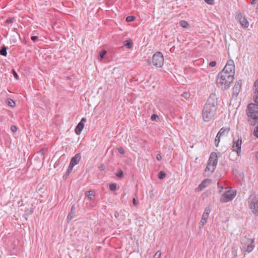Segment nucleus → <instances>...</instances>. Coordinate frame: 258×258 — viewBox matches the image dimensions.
Segmentation results:
<instances>
[{
  "mask_svg": "<svg viewBox=\"0 0 258 258\" xmlns=\"http://www.w3.org/2000/svg\"><path fill=\"white\" fill-rule=\"evenodd\" d=\"M211 183V180L206 179L204 180L198 186V189L199 191L203 190L204 188L208 186Z\"/></svg>",
  "mask_w": 258,
  "mask_h": 258,
  "instance_id": "obj_14",
  "label": "nucleus"
},
{
  "mask_svg": "<svg viewBox=\"0 0 258 258\" xmlns=\"http://www.w3.org/2000/svg\"><path fill=\"white\" fill-rule=\"evenodd\" d=\"M81 158V155L80 154H77L71 159L69 168L67 171V173H70V172L72 171L74 167L79 162Z\"/></svg>",
  "mask_w": 258,
  "mask_h": 258,
  "instance_id": "obj_9",
  "label": "nucleus"
},
{
  "mask_svg": "<svg viewBox=\"0 0 258 258\" xmlns=\"http://www.w3.org/2000/svg\"><path fill=\"white\" fill-rule=\"evenodd\" d=\"M99 169L100 170H103L104 169L103 168V165H101L100 167H99Z\"/></svg>",
  "mask_w": 258,
  "mask_h": 258,
  "instance_id": "obj_48",
  "label": "nucleus"
},
{
  "mask_svg": "<svg viewBox=\"0 0 258 258\" xmlns=\"http://www.w3.org/2000/svg\"><path fill=\"white\" fill-rule=\"evenodd\" d=\"M87 119L85 117H83L81 121L79 122L75 128V133L77 135H79L84 127V123L86 122Z\"/></svg>",
  "mask_w": 258,
  "mask_h": 258,
  "instance_id": "obj_10",
  "label": "nucleus"
},
{
  "mask_svg": "<svg viewBox=\"0 0 258 258\" xmlns=\"http://www.w3.org/2000/svg\"><path fill=\"white\" fill-rule=\"evenodd\" d=\"M237 19L238 20L242 27L245 28H246L248 27V22L245 17L243 16L240 13L237 15Z\"/></svg>",
  "mask_w": 258,
  "mask_h": 258,
  "instance_id": "obj_11",
  "label": "nucleus"
},
{
  "mask_svg": "<svg viewBox=\"0 0 258 258\" xmlns=\"http://www.w3.org/2000/svg\"><path fill=\"white\" fill-rule=\"evenodd\" d=\"M153 64L158 68H161L164 64V57L160 52H156L152 57Z\"/></svg>",
  "mask_w": 258,
  "mask_h": 258,
  "instance_id": "obj_7",
  "label": "nucleus"
},
{
  "mask_svg": "<svg viewBox=\"0 0 258 258\" xmlns=\"http://www.w3.org/2000/svg\"><path fill=\"white\" fill-rule=\"evenodd\" d=\"M230 131L229 127H223L220 130L217 135L221 138L226 137L228 135Z\"/></svg>",
  "mask_w": 258,
  "mask_h": 258,
  "instance_id": "obj_12",
  "label": "nucleus"
},
{
  "mask_svg": "<svg viewBox=\"0 0 258 258\" xmlns=\"http://www.w3.org/2000/svg\"><path fill=\"white\" fill-rule=\"evenodd\" d=\"M75 209L74 206H72L71 211L68 216V217H67L68 220L70 221V220H72L75 216Z\"/></svg>",
  "mask_w": 258,
  "mask_h": 258,
  "instance_id": "obj_16",
  "label": "nucleus"
},
{
  "mask_svg": "<svg viewBox=\"0 0 258 258\" xmlns=\"http://www.w3.org/2000/svg\"><path fill=\"white\" fill-rule=\"evenodd\" d=\"M12 22V20L11 18H9L6 20V23L7 24L11 23Z\"/></svg>",
  "mask_w": 258,
  "mask_h": 258,
  "instance_id": "obj_40",
  "label": "nucleus"
},
{
  "mask_svg": "<svg viewBox=\"0 0 258 258\" xmlns=\"http://www.w3.org/2000/svg\"><path fill=\"white\" fill-rule=\"evenodd\" d=\"M116 175L119 178H122L123 177V173L122 170H120L116 174Z\"/></svg>",
  "mask_w": 258,
  "mask_h": 258,
  "instance_id": "obj_31",
  "label": "nucleus"
},
{
  "mask_svg": "<svg viewBox=\"0 0 258 258\" xmlns=\"http://www.w3.org/2000/svg\"><path fill=\"white\" fill-rule=\"evenodd\" d=\"M235 88H240V84L239 83H238L237 84H236L235 85V86H234Z\"/></svg>",
  "mask_w": 258,
  "mask_h": 258,
  "instance_id": "obj_46",
  "label": "nucleus"
},
{
  "mask_svg": "<svg viewBox=\"0 0 258 258\" xmlns=\"http://www.w3.org/2000/svg\"><path fill=\"white\" fill-rule=\"evenodd\" d=\"M106 51L105 50H102L100 52V53H99V57H100V60H102L104 58V57L105 55L106 54Z\"/></svg>",
  "mask_w": 258,
  "mask_h": 258,
  "instance_id": "obj_24",
  "label": "nucleus"
},
{
  "mask_svg": "<svg viewBox=\"0 0 258 258\" xmlns=\"http://www.w3.org/2000/svg\"><path fill=\"white\" fill-rule=\"evenodd\" d=\"M254 87L255 91L258 92V79L254 82Z\"/></svg>",
  "mask_w": 258,
  "mask_h": 258,
  "instance_id": "obj_30",
  "label": "nucleus"
},
{
  "mask_svg": "<svg viewBox=\"0 0 258 258\" xmlns=\"http://www.w3.org/2000/svg\"><path fill=\"white\" fill-rule=\"evenodd\" d=\"M253 135L258 138V125L254 129Z\"/></svg>",
  "mask_w": 258,
  "mask_h": 258,
  "instance_id": "obj_29",
  "label": "nucleus"
},
{
  "mask_svg": "<svg viewBox=\"0 0 258 258\" xmlns=\"http://www.w3.org/2000/svg\"><path fill=\"white\" fill-rule=\"evenodd\" d=\"M218 107L217 98L215 94H211L205 103L202 116L204 121H209L215 115Z\"/></svg>",
  "mask_w": 258,
  "mask_h": 258,
  "instance_id": "obj_2",
  "label": "nucleus"
},
{
  "mask_svg": "<svg viewBox=\"0 0 258 258\" xmlns=\"http://www.w3.org/2000/svg\"><path fill=\"white\" fill-rule=\"evenodd\" d=\"M147 62H148V63L149 64H150L151 63V61H150L149 59H147Z\"/></svg>",
  "mask_w": 258,
  "mask_h": 258,
  "instance_id": "obj_49",
  "label": "nucleus"
},
{
  "mask_svg": "<svg viewBox=\"0 0 258 258\" xmlns=\"http://www.w3.org/2000/svg\"><path fill=\"white\" fill-rule=\"evenodd\" d=\"M119 216V213L117 212H115L114 213V217L116 218H118Z\"/></svg>",
  "mask_w": 258,
  "mask_h": 258,
  "instance_id": "obj_43",
  "label": "nucleus"
},
{
  "mask_svg": "<svg viewBox=\"0 0 258 258\" xmlns=\"http://www.w3.org/2000/svg\"><path fill=\"white\" fill-rule=\"evenodd\" d=\"M133 204H134V206L137 205L136 199L135 198H134L133 199Z\"/></svg>",
  "mask_w": 258,
  "mask_h": 258,
  "instance_id": "obj_44",
  "label": "nucleus"
},
{
  "mask_svg": "<svg viewBox=\"0 0 258 258\" xmlns=\"http://www.w3.org/2000/svg\"><path fill=\"white\" fill-rule=\"evenodd\" d=\"M116 188V185L115 183H111L109 185V189L112 190H115Z\"/></svg>",
  "mask_w": 258,
  "mask_h": 258,
  "instance_id": "obj_28",
  "label": "nucleus"
},
{
  "mask_svg": "<svg viewBox=\"0 0 258 258\" xmlns=\"http://www.w3.org/2000/svg\"><path fill=\"white\" fill-rule=\"evenodd\" d=\"M249 207L252 212L255 214H258V201H252L249 204Z\"/></svg>",
  "mask_w": 258,
  "mask_h": 258,
  "instance_id": "obj_13",
  "label": "nucleus"
},
{
  "mask_svg": "<svg viewBox=\"0 0 258 258\" xmlns=\"http://www.w3.org/2000/svg\"><path fill=\"white\" fill-rule=\"evenodd\" d=\"M13 75H14L15 78L17 79L18 78V75L15 71H13Z\"/></svg>",
  "mask_w": 258,
  "mask_h": 258,
  "instance_id": "obj_41",
  "label": "nucleus"
},
{
  "mask_svg": "<svg viewBox=\"0 0 258 258\" xmlns=\"http://www.w3.org/2000/svg\"><path fill=\"white\" fill-rule=\"evenodd\" d=\"M150 197L152 198L154 197L153 190L150 191Z\"/></svg>",
  "mask_w": 258,
  "mask_h": 258,
  "instance_id": "obj_45",
  "label": "nucleus"
},
{
  "mask_svg": "<svg viewBox=\"0 0 258 258\" xmlns=\"http://www.w3.org/2000/svg\"><path fill=\"white\" fill-rule=\"evenodd\" d=\"M218 162V157L216 153L212 152L210 156L205 173L210 176L215 171Z\"/></svg>",
  "mask_w": 258,
  "mask_h": 258,
  "instance_id": "obj_3",
  "label": "nucleus"
},
{
  "mask_svg": "<svg viewBox=\"0 0 258 258\" xmlns=\"http://www.w3.org/2000/svg\"><path fill=\"white\" fill-rule=\"evenodd\" d=\"M242 248L244 251L250 252L255 247L254 239L253 238H249L244 237L241 241Z\"/></svg>",
  "mask_w": 258,
  "mask_h": 258,
  "instance_id": "obj_5",
  "label": "nucleus"
},
{
  "mask_svg": "<svg viewBox=\"0 0 258 258\" xmlns=\"http://www.w3.org/2000/svg\"><path fill=\"white\" fill-rule=\"evenodd\" d=\"M211 211V205H208L205 208L203 214H204V215L206 214L207 216H209V214H210Z\"/></svg>",
  "mask_w": 258,
  "mask_h": 258,
  "instance_id": "obj_19",
  "label": "nucleus"
},
{
  "mask_svg": "<svg viewBox=\"0 0 258 258\" xmlns=\"http://www.w3.org/2000/svg\"><path fill=\"white\" fill-rule=\"evenodd\" d=\"M123 43L124 46L127 48H132L133 46V43L131 40H125Z\"/></svg>",
  "mask_w": 258,
  "mask_h": 258,
  "instance_id": "obj_18",
  "label": "nucleus"
},
{
  "mask_svg": "<svg viewBox=\"0 0 258 258\" xmlns=\"http://www.w3.org/2000/svg\"><path fill=\"white\" fill-rule=\"evenodd\" d=\"M209 216H207L206 214H205V215L203 214L202 215L201 221H200V222L199 223V228L200 229H202L203 227H204V226L207 222V221H208V219L209 218Z\"/></svg>",
  "mask_w": 258,
  "mask_h": 258,
  "instance_id": "obj_15",
  "label": "nucleus"
},
{
  "mask_svg": "<svg viewBox=\"0 0 258 258\" xmlns=\"http://www.w3.org/2000/svg\"><path fill=\"white\" fill-rule=\"evenodd\" d=\"M85 258H91L90 256H86Z\"/></svg>",
  "mask_w": 258,
  "mask_h": 258,
  "instance_id": "obj_51",
  "label": "nucleus"
},
{
  "mask_svg": "<svg viewBox=\"0 0 258 258\" xmlns=\"http://www.w3.org/2000/svg\"><path fill=\"white\" fill-rule=\"evenodd\" d=\"M156 158L158 161H160L162 159V156L160 154H158L156 156Z\"/></svg>",
  "mask_w": 258,
  "mask_h": 258,
  "instance_id": "obj_37",
  "label": "nucleus"
},
{
  "mask_svg": "<svg viewBox=\"0 0 258 258\" xmlns=\"http://www.w3.org/2000/svg\"><path fill=\"white\" fill-rule=\"evenodd\" d=\"M205 2L208 5H214V0H204Z\"/></svg>",
  "mask_w": 258,
  "mask_h": 258,
  "instance_id": "obj_32",
  "label": "nucleus"
},
{
  "mask_svg": "<svg viewBox=\"0 0 258 258\" xmlns=\"http://www.w3.org/2000/svg\"><path fill=\"white\" fill-rule=\"evenodd\" d=\"M209 65L211 67H214L216 65V62L215 61H211Z\"/></svg>",
  "mask_w": 258,
  "mask_h": 258,
  "instance_id": "obj_33",
  "label": "nucleus"
},
{
  "mask_svg": "<svg viewBox=\"0 0 258 258\" xmlns=\"http://www.w3.org/2000/svg\"><path fill=\"white\" fill-rule=\"evenodd\" d=\"M254 102L258 105V95L255 96L254 98Z\"/></svg>",
  "mask_w": 258,
  "mask_h": 258,
  "instance_id": "obj_42",
  "label": "nucleus"
},
{
  "mask_svg": "<svg viewBox=\"0 0 258 258\" xmlns=\"http://www.w3.org/2000/svg\"><path fill=\"white\" fill-rule=\"evenodd\" d=\"M256 157L258 159V152L256 153Z\"/></svg>",
  "mask_w": 258,
  "mask_h": 258,
  "instance_id": "obj_50",
  "label": "nucleus"
},
{
  "mask_svg": "<svg viewBox=\"0 0 258 258\" xmlns=\"http://www.w3.org/2000/svg\"><path fill=\"white\" fill-rule=\"evenodd\" d=\"M241 138H238L236 140H233L231 150L233 152H236L238 156H240L241 154Z\"/></svg>",
  "mask_w": 258,
  "mask_h": 258,
  "instance_id": "obj_8",
  "label": "nucleus"
},
{
  "mask_svg": "<svg viewBox=\"0 0 258 258\" xmlns=\"http://www.w3.org/2000/svg\"><path fill=\"white\" fill-rule=\"evenodd\" d=\"M166 176V173L163 171H161L158 173V178L160 179H162L164 178Z\"/></svg>",
  "mask_w": 258,
  "mask_h": 258,
  "instance_id": "obj_22",
  "label": "nucleus"
},
{
  "mask_svg": "<svg viewBox=\"0 0 258 258\" xmlns=\"http://www.w3.org/2000/svg\"><path fill=\"white\" fill-rule=\"evenodd\" d=\"M7 103L9 106L12 107H13L15 106V101L11 98H8L7 100Z\"/></svg>",
  "mask_w": 258,
  "mask_h": 258,
  "instance_id": "obj_21",
  "label": "nucleus"
},
{
  "mask_svg": "<svg viewBox=\"0 0 258 258\" xmlns=\"http://www.w3.org/2000/svg\"><path fill=\"white\" fill-rule=\"evenodd\" d=\"M85 196L90 201L93 200L94 199L95 195L93 191L90 190L85 192Z\"/></svg>",
  "mask_w": 258,
  "mask_h": 258,
  "instance_id": "obj_17",
  "label": "nucleus"
},
{
  "mask_svg": "<svg viewBox=\"0 0 258 258\" xmlns=\"http://www.w3.org/2000/svg\"><path fill=\"white\" fill-rule=\"evenodd\" d=\"M256 12H258V8H257V11H256Z\"/></svg>",
  "mask_w": 258,
  "mask_h": 258,
  "instance_id": "obj_52",
  "label": "nucleus"
},
{
  "mask_svg": "<svg viewBox=\"0 0 258 258\" xmlns=\"http://www.w3.org/2000/svg\"><path fill=\"white\" fill-rule=\"evenodd\" d=\"M31 39L32 41H35L38 39V37L36 36H33L31 37Z\"/></svg>",
  "mask_w": 258,
  "mask_h": 258,
  "instance_id": "obj_39",
  "label": "nucleus"
},
{
  "mask_svg": "<svg viewBox=\"0 0 258 258\" xmlns=\"http://www.w3.org/2000/svg\"><path fill=\"white\" fill-rule=\"evenodd\" d=\"M118 152L121 154H124V150L122 147H119L118 148Z\"/></svg>",
  "mask_w": 258,
  "mask_h": 258,
  "instance_id": "obj_35",
  "label": "nucleus"
},
{
  "mask_svg": "<svg viewBox=\"0 0 258 258\" xmlns=\"http://www.w3.org/2000/svg\"><path fill=\"white\" fill-rule=\"evenodd\" d=\"M183 96L186 98H188L189 97V94L188 93H184Z\"/></svg>",
  "mask_w": 258,
  "mask_h": 258,
  "instance_id": "obj_38",
  "label": "nucleus"
},
{
  "mask_svg": "<svg viewBox=\"0 0 258 258\" xmlns=\"http://www.w3.org/2000/svg\"><path fill=\"white\" fill-rule=\"evenodd\" d=\"M135 19V17L132 16H128L126 18V21L128 22H133Z\"/></svg>",
  "mask_w": 258,
  "mask_h": 258,
  "instance_id": "obj_26",
  "label": "nucleus"
},
{
  "mask_svg": "<svg viewBox=\"0 0 258 258\" xmlns=\"http://www.w3.org/2000/svg\"><path fill=\"white\" fill-rule=\"evenodd\" d=\"M256 0H252L251 2V4L254 5L256 3Z\"/></svg>",
  "mask_w": 258,
  "mask_h": 258,
  "instance_id": "obj_47",
  "label": "nucleus"
},
{
  "mask_svg": "<svg viewBox=\"0 0 258 258\" xmlns=\"http://www.w3.org/2000/svg\"><path fill=\"white\" fill-rule=\"evenodd\" d=\"M247 115L250 118L249 121L252 119L251 124L254 125L258 122V105L256 104L250 103L247 106Z\"/></svg>",
  "mask_w": 258,
  "mask_h": 258,
  "instance_id": "obj_4",
  "label": "nucleus"
},
{
  "mask_svg": "<svg viewBox=\"0 0 258 258\" xmlns=\"http://www.w3.org/2000/svg\"><path fill=\"white\" fill-rule=\"evenodd\" d=\"M0 54L3 56H6L7 54V49L5 47H3L0 50Z\"/></svg>",
  "mask_w": 258,
  "mask_h": 258,
  "instance_id": "obj_23",
  "label": "nucleus"
},
{
  "mask_svg": "<svg viewBox=\"0 0 258 258\" xmlns=\"http://www.w3.org/2000/svg\"><path fill=\"white\" fill-rule=\"evenodd\" d=\"M179 23L180 26L184 28H188L189 27L188 23L186 21L182 20L180 21Z\"/></svg>",
  "mask_w": 258,
  "mask_h": 258,
  "instance_id": "obj_20",
  "label": "nucleus"
},
{
  "mask_svg": "<svg viewBox=\"0 0 258 258\" xmlns=\"http://www.w3.org/2000/svg\"><path fill=\"white\" fill-rule=\"evenodd\" d=\"M157 118H158V115H156V114H153V115H152L151 117V119H152V120H156V119Z\"/></svg>",
  "mask_w": 258,
  "mask_h": 258,
  "instance_id": "obj_36",
  "label": "nucleus"
},
{
  "mask_svg": "<svg viewBox=\"0 0 258 258\" xmlns=\"http://www.w3.org/2000/svg\"><path fill=\"white\" fill-rule=\"evenodd\" d=\"M235 74V65L234 61L228 60L223 69L220 72L217 78V84L222 89H227L233 82Z\"/></svg>",
  "mask_w": 258,
  "mask_h": 258,
  "instance_id": "obj_1",
  "label": "nucleus"
},
{
  "mask_svg": "<svg viewBox=\"0 0 258 258\" xmlns=\"http://www.w3.org/2000/svg\"><path fill=\"white\" fill-rule=\"evenodd\" d=\"M17 127L15 125H12L11 126V130L13 132H16L17 131Z\"/></svg>",
  "mask_w": 258,
  "mask_h": 258,
  "instance_id": "obj_34",
  "label": "nucleus"
},
{
  "mask_svg": "<svg viewBox=\"0 0 258 258\" xmlns=\"http://www.w3.org/2000/svg\"><path fill=\"white\" fill-rule=\"evenodd\" d=\"M236 192L232 189H229L225 191L220 199L222 203H227L232 201L236 196Z\"/></svg>",
  "mask_w": 258,
  "mask_h": 258,
  "instance_id": "obj_6",
  "label": "nucleus"
},
{
  "mask_svg": "<svg viewBox=\"0 0 258 258\" xmlns=\"http://www.w3.org/2000/svg\"><path fill=\"white\" fill-rule=\"evenodd\" d=\"M220 138H221V137H218V135H217V136L216 137V138H215V145L216 147H218V146L219 143L220 141Z\"/></svg>",
  "mask_w": 258,
  "mask_h": 258,
  "instance_id": "obj_25",
  "label": "nucleus"
},
{
  "mask_svg": "<svg viewBox=\"0 0 258 258\" xmlns=\"http://www.w3.org/2000/svg\"><path fill=\"white\" fill-rule=\"evenodd\" d=\"M161 252L160 250H158L154 254L153 258H161Z\"/></svg>",
  "mask_w": 258,
  "mask_h": 258,
  "instance_id": "obj_27",
  "label": "nucleus"
}]
</instances>
